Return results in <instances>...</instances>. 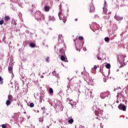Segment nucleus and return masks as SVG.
Returning <instances> with one entry per match:
<instances>
[{
    "mask_svg": "<svg viewBox=\"0 0 128 128\" xmlns=\"http://www.w3.org/2000/svg\"><path fill=\"white\" fill-rule=\"evenodd\" d=\"M92 110L94 112H95V116H96V118L97 120H100V118L102 116V111L100 110H98L96 108V106H94L92 107Z\"/></svg>",
    "mask_w": 128,
    "mask_h": 128,
    "instance_id": "f257e3e1",
    "label": "nucleus"
},
{
    "mask_svg": "<svg viewBox=\"0 0 128 128\" xmlns=\"http://www.w3.org/2000/svg\"><path fill=\"white\" fill-rule=\"evenodd\" d=\"M34 18L37 20H44V16L40 12H36L34 14Z\"/></svg>",
    "mask_w": 128,
    "mask_h": 128,
    "instance_id": "f03ea898",
    "label": "nucleus"
},
{
    "mask_svg": "<svg viewBox=\"0 0 128 128\" xmlns=\"http://www.w3.org/2000/svg\"><path fill=\"white\" fill-rule=\"evenodd\" d=\"M126 58V56L124 55L118 56V61L120 64H126V58Z\"/></svg>",
    "mask_w": 128,
    "mask_h": 128,
    "instance_id": "7ed1b4c3",
    "label": "nucleus"
},
{
    "mask_svg": "<svg viewBox=\"0 0 128 128\" xmlns=\"http://www.w3.org/2000/svg\"><path fill=\"white\" fill-rule=\"evenodd\" d=\"M103 12H104V14H112V12H108V4L106 3V2L105 1L104 2V7H103Z\"/></svg>",
    "mask_w": 128,
    "mask_h": 128,
    "instance_id": "20e7f679",
    "label": "nucleus"
},
{
    "mask_svg": "<svg viewBox=\"0 0 128 128\" xmlns=\"http://www.w3.org/2000/svg\"><path fill=\"white\" fill-rule=\"evenodd\" d=\"M92 26H90V28H91V30H92L93 32H94V30H98V24H96V23H92Z\"/></svg>",
    "mask_w": 128,
    "mask_h": 128,
    "instance_id": "39448f33",
    "label": "nucleus"
},
{
    "mask_svg": "<svg viewBox=\"0 0 128 128\" xmlns=\"http://www.w3.org/2000/svg\"><path fill=\"white\" fill-rule=\"evenodd\" d=\"M110 94V92H104L103 93H101L100 94V97L101 98L104 99L105 98L106 96H108Z\"/></svg>",
    "mask_w": 128,
    "mask_h": 128,
    "instance_id": "423d86ee",
    "label": "nucleus"
},
{
    "mask_svg": "<svg viewBox=\"0 0 128 128\" xmlns=\"http://www.w3.org/2000/svg\"><path fill=\"white\" fill-rule=\"evenodd\" d=\"M66 102H68V104H71V106L72 108H74V106H76V102H74L72 100H70V98H68L66 99Z\"/></svg>",
    "mask_w": 128,
    "mask_h": 128,
    "instance_id": "0eeeda50",
    "label": "nucleus"
},
{
    "mask_svg": "<svg viewBox=\"0 0 128 128\" xmlns=\"http://www.w3.org/2000/svg\"><path fill=\"white\" fill-rule=\"evenodd\" d=\"M66 102H68V104H71V106L72 108H74V106H76V102H74L72 100H70V98H68L66 99Z\"/></svg>",
    "mask_w": 128,
    "mask_h": 128,
    "instance_id": "6e6552de",
    "label": "nucleus"
},
{
    "mask_svg": "<svg viewBox=\"0 0 128 128\" xmlns=\"http://www.w3.org/2000/svg\"><path fill=\"white\" fill-rule=\"evenodd\" d=\"M60 20H63V22L66 24V18H64V16L62 15V11L60 12L58 14Z\"/></svg>",
    "mask_w": 128,
    "mask_h": 128,
    "instance_id": "1a4fd4ad",
    "label": "nucleus"
},
{
    "mask_svg": "<svg viewBox=\"0 0 128 128\" xmlns=\"http://www.w3.org/2000/svg\"><path fill=\"white\" fill-rule=\"evenodd\" d=\"M118 108L121 110H124V112L126 111V105L124 104H120L118 106Z\"/></svg>",
    "mask_w": 128,
    "mask_h": 128,
    "instance_id": "9d476101",
    "label": "nucleus"
},
{
    "mask_svg": "<svg viewBox=\"0 0 128 128\" xmlns=\"http://www.w3.org/2000/svg\"><path fill=\"white\" fill-rule=\"evenodd\" d=\"M84 80H88L90 78V76L88 75V72H86L84 76Z\"/></svg>",
    "mask_w": 128,
    "mask_h": 128,
    "instance_id": "9b49d317",
    "label": "nucleus"
},
{
    "mask_svg": "<svg viewBox=\"0 0 128 128\" xmlns=\"http://www.w3.org/2000/svg\"><path fill=\"white\" fill-rule=\"evenodd\" d=\"M60 60H62L63 62H68V59L66 58V57L64 56V55H62L60 56Z\"/></svg>",
    "mask_w": 128,
    "mask_h": 128,
    "instance_id": "f8f14e48",
    "label": "nucleus"
},
{
    "mask_svg": "<svg viewBox=\"0 0 128 128\" xmlns=\"http://www.w3.org/2000/svg\"><path fill=\"white\" fill-rule=\"evenodd\" d=\"M58 40L59 42H62L63 38L62 35H60L58 36Z\"/></svg>",
    "mask_w": 128,
    "mask_h": 128,
    "instance_id": "ddd939ff",
    "label": "nucleus"
},
{
    "mask_svg": "<svg viewBox=\"0 0 128 128\" xmlns=\"http://www.w3.org/2000/svg\"><path fill=\"white\" fill-rule=\"evenodd\" d=\"M94 12V5L92 4L91 6H90V12Z\"/></svg>",
    "mask_w": 128,
    "mask_h": 128,
    "instance_id": "4468645a",
    "label": "nucleus"
},
{
    "mask_svg": "<svg viewBox=\"0 0 128 128\" xmlns=\"http://www.w3.org/2000/svg\"><path fill=\"white\" fill-rule=\"evenodd\" d=\"M12 100H8L6 101V105L7 106H10L11 104H12Z\"/></svg>",
    "mask_w": 128,
    "mask_h": 128,
    "instance_id": "2eb2a0df",
    "label": "nucleus"
},
{
    "mask_svg": "<svg viewBox=\"0 0 128 128\" xmlns=\"http://www.w3.org/2000/svg\"><path fill=\"white\" fill-rule=\"evenodd\" d=\"M68 122L69 124H72L74 122V119H72V117H70L68 118Z\"/></svg>",
    "mask_w": 128,
    "mask_h": 128,
    "instance_id": "dca6fc26",
    "label": "nucleus"
},
{
    "mask_svg": "<svg viewBox=\"0 0 128 128\" xmlns=\"http://www.w3.org/2000/svg\"><path fill=\"white\" fill-rule=\"evenodd\" d=\"M88 84H90V86H92V84H94V81H92V80L90 78L88 80Z\"/></svg>",
    "mask_w": 128,
    "mask_h": 128,
    "instance_id": "f3484780",
    "label": "nucleus"
},
{
    "mask_svg": "<svg viewBox=\"0 0 128 128\" xmlns=\"http://www.w3.org/2000/svg\"><path fill=\"white\" fill-rule=\"evenodd\" d=\"M49 20H52V22H54L56 20V19H54V16H49Z\"/></svg>",
    "mask_w": 128,
    "mask_h": 128,
    "instance_id": "a211bd4d",
    "label": "nucleus"
},
{
    "mask_svg": "<svg viewBox=\"0 0 128 128\" xmlns=\"http://www.w3.org/2000/svg\"><path fill=\"white\" fill-rule=\"evenodd\" d=\"M8 100H11L12 102V100H14V98L12 97V96L8 95Z\"/></svg>",
    "mask_w": 128,
    "mask_h": 128,
    "instance_id": "6ab92c4d",
    "label": "nucleus"
},
{
    "mask_svg": "<svg viewBox=\"0 0 128 128\" xmlns=\"http://www.w3.org/2000/svg\"><path fill=\"white\" fill-rule=\"evenodd\" d=\"M114 18H116V20H122V17H120L118 16H115Z\"/></svg>",
    "mask_w": 128,
    "mask_h": 128,
    "instance_id": "aec40b11",
    "label": "nucleus"
},
{
    "mask_svg": "<svg viewBox=\"0 0 128 128\" xmlns=\"http://www.w3.org/2000/svg\"><path fill=\"white\" fill-rule=\"evenodd\" d=\"M44 9L45 12H48L50 10V6H44Z\"/></svg>",
    "mask_w": 128,
    "mask_h": 128,
    "instance_id": "412c9836",
    "label": "nucleus"
},
{
    "mask_svg": "<svg viewBox=\"0 0 128 128\" xmlns=\"http://www.w3.org/2000/svg\"><path fill=\"white\" fill-rule=\"evenodd\" d=\"M60 52L62 54V56H64V50L62 49L60 50Z\"/></svg>",
    "mask_w": 128,
    "mask_h": 128,
    "instance_id": "4be33fe9",
    "label": "nucleus"
},
{
    "mask_svg": "<svg viewBox=\"0 0 128 128\" xmlns=\"http://www.w3.org/2000/svg\"><path fill=\"white\" fill-rule=\"evenodd\" d=\"M4 20L6 22H7V20H10V16H5Z\"/></svg>",
    "mask_w": 128,
    "mask_h": 128,
    "instance_id": "5701e85b",
    "label": "nucleus"
},
{
    "mask_svg": "<svg viewBox=\"0 0 128 128\" xmlns=\"http://www.w3.org/2000/svg\"><path fill=\"white\" fill-rule=\"evenodd\" d=\"M8 70L9 72H10V74L11 72H12V67L9 66L8 68Z\"/></svg>",
    "mask_w": 128,
    "mask_h": 128,
    "instance_id": "b1692460",
    "label": "nucleus"
},
{
    "mask_svg": "<svg viewBox=\"0 0 128 128\" xmlns=\"http://www.w3.org/2000/svg\"><path fill=\"white\" fill-rule=\"evenodd\" d=\"M106 68H110V64H107L106 65Z\"/></svg>",
    "mask_w": 128,
    "mask_h": 128,
    "instance_id": "393cba45",
    "label": "nucleus"
},
{
    "mask_svg": "<svg viewBox=\"0 0 128 128\" xmlns=\"http://www.w3.org/2000/svg\"><path fill=\"white\" fill-rule=\"evenodd\" d=\"M49 92L50 94H54V90H52V88H49Z\"/></svg>",
    "mask_w": 128,
    "mask_h": 128,
    "instance_id": "a878e982",
    "label": "nucleus"
},
{
    "mask_svg": "<svg viewBox=\"0 0 128 128\" xmlns=\"http://www.w3.org/2000/svg\"><path fill=\"white\" fill-rule=\"evenodd\" d=\"M39 122H44V117H40L39 118Z\"/></svg>",
    "mask_w": 128,
    "mask_h": 128,
    "instance_id": "bb28decb",
    "label": "nucleus"
},
{
    "mask_svg": "<svg viewBox=\"0 0 128 128\" xmlns=\"http://www.w3.org/2000/svg\"><path fill=\"white\" fill-rule=\"evenodd\" d=\"M125 78H126V80H128V72L126 73Z\"/></svg>",
    "mask_w": 128,
    "mask_h": 128,
    "instance_id": "cd10ccee",
    "label": "nucleus"
},
{
    "mask_svg": "<svg viewBox=\"0 0 128 128\" xmlns=\"http://www.w3.org/2000/svg\"><path fill=\"white\" fill-rule=\"evenodd\" d=\"M30 46L31 48H34L36 46V45L34 43H30Z\"/></svg>",
    "mask_w": 128,
    "mask_h": 128,
    "instance_id": "c85d7f7f",
    "label": "nucleus"
},
{
    "mask_svg": "<svg viewBox=\"0 0 128 128\" xmlns=\"http://www.w3.org/2000/svg\"><path fill=\"white\" fill-rule=\"evenodd\" d=\"M30 108H34V104L33 102H32L30 104Z\"/></svg>",
    "mask_w": 128,
    "mask_h": 128,
    "instance_id": "c756f323",
    "label": "nucleus"
},
{
    "mask_svg": "<svg viewBox=\"0 0 128 128\" xmlns=\"http://www.w3.org/2000/svg\"><path fill=\"white\" fill-rule=\"evenodd\" d=\"M104 20H110V16L108 15L107 16H104Z\"/></svg>",
    "mask_w": 128,
    "mask_h": 128,
    "instance_id": "7c9ffc66",
    "label": "nucleus"
},
{
    "mask_svg": "<svg viewBox=\"0 0 128 128\" xmlns=\"http://www.w3.org/2000/svg\"><path fill=\"white\" fill-rule=\"evenodd\" d=\"M105 42H110V38L108 37H106L104 38Z\"/></svg>",
    "mask_w": 128,
    "mask_h": 128,
    "instance_id": "2f4dec72",
    "label": "nucleus"
},
{
    "mask_svg": "<svg viewBox=\"0 0 128 128\" xmlns=\"http://www.w3.org/2000/svg\"><path fill=\"white\" fill-rule=\"evenodd\" d=\"M90 98H93V96H92V92L90 91V94H89Z\"/></svg>",
    "mask_w": 128,
    "mask_h": 128,
    "instance_id": "473e14b6",
    "label": "nucleus"
},
{
    "mask_svg": "<svg viewBox=\"0 0 128 128\" xmlns=\"http://www.w3.org/2000/svg\"><path fill=\"white\" fill-rule=\"evenodd\" d=\"M42 102V96H40V102Z\"/></svg>",
    "mask_w": 128,
    "mask_h": 128,
    "instance_id": "72a5a7b5",
    "label": "nucleus"
},
{
    "mask_svg": "<svg viewBox=\"0 0 128 128\" xmlns=\"http://www.w3.org/2000/svg\"><path fill=\"white\" fill-rule=\"evenodd\" d=\"M78 38H79L80 40H84V37L80 36H79Z\"/></svg>",
    "mask_w": 128,
    "mask_h": 128,
    "instance_id": "f704fd0d",
    "label": "nucleus"
},
{
    "mask_svg": "<svg viewBox=\"0 0 128 128\" xmlns=\"http://www.w3.org/2000/svg\"><path fill=\"white\" fill-rule=\"evenodd\" d=\"M0 26H2V24H4V20H0Z\"/></svg>",
    "mask_w": 128,
    "mask_h": 128,
    "instance_id": "c9c22d12",
    "label": "nucleus"
},
{
    "mask_svg": "<svg viewBox=\"0 0 128 128\" xmlns=\"http://www.w3.org/2000/svg\"><path fill=\"white\" fill-rule=\"evenodd\" d=\"M50 59V57H47L46 59V62H50V61L48 60Z\"/></svg>",
    "mask_w": 128,
    "mask_h": 128,
    "instance_id": "e433bc0d",
    "label": "nucleus"
},
{
    "mask_svg": "<svg viewBox=\"0 0 128 128\" xmlns=\"http://www.w3.org/2000/svg\"><path fill=\"white\" fill-rule=\"evenodd\" d=\"M2 128H6V125L5 124H3L2 126Z\"/></svg>",
    "mask_w": 128,
    "mask_h": 128,
    "instance_id": "4c0bfd02",
    "label": "nucleus"
},
{
    "mask_svg": "<svg viewBox=\"0 0 128 128\" xmlns=\"http://www.w3.org/2000/svg\"><path fill=\"white\" fill-rule=\"evenodd\" d=\"M55 76L56 78H60V76L58 75V74H56V73L55 74Z\"/></svg>",
    "mask_w": 128,
    "mask_h": 128,
    "instance_id": "58836bf2",
    "label": "nucleus"
},
{
    "mask_svg": "<svg viewBox=\"0 0 128 128\" xmlns=\"http://www.w3.org/2000/svg\"><path fill=\"white\" fill-rule=\"evenodd\" d=\"M96 68H98V66H94V68H92V70H96Z\"/></svg>",
    "mask_w": 128,
    "mask_h": 128,
    "instance_id": "ea45409f",
    "label": "nucleus"
},
{
    "mask_svg": "<svg viewBox=\"0 0 128 128\" xmlns=\"http://www.w3.org/2000/svg\"><path fill=\"white\" fill-rule=\"evenodd\" d=\"M97 58H98V60H102V58L100 57V56H97Z\"/></svg>",
    "mask_w": 128,
    "mask_h": 128,
    "instance_id": "a19ab883",
    "label": "nucleus"
},
{
    "mask_svg": "<svg viewBox=\"0 0 128 128\" xmlns=\"http://www.w3.org/2000/svg\"><path fill=\"white\" fill-rule=\"evenodd\" d=\"M56 71L52 72V74L53 76H56Z\"/></svg>",
    "mask_w": 128,
    "mask_h": 128,
    "instance_id": "79ce46f5",
    "label": "nucleus"
},
{
    "mask_svg": "<svg viewBox=\"0 0 128 128\" xmlns=\"http://www.w3.org/2000/svg\"><path fill=\"white\" fill-rule=\"evenodd\" d=\"M41 110H46V107H42Z\"/></svg>",
    "mask_w": 128,
    "mask_h": 128,
    "instance_id": "37998d69",
    "label": "nucleus"
},
{
    "mask_svg": "<svg viewBox=\"0 0 128 128\" xmlns=\"http://www.w3.org/2000/svg\"><path fill=\"white\" fill-rule=\"evenodd\" d=\"M120 94L118 93L117 98H120Z\"/></svg>",
    "mask_w": 128,
    "mask_h": 128,
    "instance_id": "c03bdc74",
    "label": "nucleus"
},
{
    "mask_svg": "<svg viewBox=\"0 0 128 128\" xmlns=\"http://www.w3.org/2000/svg\"><path fill=\"white\" fill-rule=\"evenodd\" d=\"M32 8H36V6L34 4H32Z\"/></svg>",
    "mask_w": 128,
    "mask_h": 128,
    "instance_id": "a18cd8bd",
    "label": "nucleus"
},
{
    "mask_svg": "<svg viewBox=\"0 0 128 128\" xmlns=\"http://www.w3.org/2000/svg\"><path fill=\"white\" fill-rule=\"evenodd\" d=\"M2 76H0V82H2Z\"/></svg>",
    "mask_w": 128,
    "mask_h": 128,
    "instance_id": "49530a36",
    "label": "nucleus"
},
{
    "mask_svg": "<svg viewBox=\"0 0 128 128\" xmlns=\"http://www.w3.org/2000/svg\"><path fill=\"white\" fill-rule=\"evenodd\" d=\"M104 82H106V79H104Z\"/></svg>",
    "mask_w": 128,
    "mask_h": 128,
    "instance_id": "de8ad7c7",
    "label": "nucleus"
},
{
    "mask_svg": "<svg viewBox=\"0 0 128 128\" xmlns=\"http://www.w3.org/2000/svg\"><path fill=\"white\" fill-rule=\"evenodd\" d=\"M14 26H16V22H14Z\"/></svg>",
    "mask_w": 128,
    "mask_h": 128,
    "instance_id": "09e8293b",
    "label": "nucleus"
},
{
    "mask_svg": "<svg viewBox=\"0 0 128 128\" xmlns=\"http://www.w3.org/2000/svg\"><path fill=\"white\" fill-rule=\"evenodd\" d=\"M84 52H86V48H84Z\"/></svg>",
    "mask_w": 128,
    "mask_h": 128,
    "instance_id": "8fccbe9b",
    "label": "nucleus"
},
{
    "mask_svg": "<svg viewBox=\"0 0 128 128\" xmlns=\"http://www.w3.org/2000/svg\"><path fill=\"white\" fill-rule=\"evenodd\" d=\"M77 20H78V18H76V19H75V21H76V22H77Z\"/></svg>",
    "mask_w": 128,
    "mask_h": 128,
    "instance_id": "3c124183",
    "label": "nucleus"
},
{
    "mask_svg": "<svg viewBox=\"0 0 128 128\" xmlns=\"http://www.w3.org/2000/svg\"><path fill=\"white\" fill-rule=\"evenodd\" d=\"M60 8L62 6V4L60 5Z\"/></svg>",
    "mask_w": 128,
    "mask_h": 128,
    "instance_id": "603ef678",
    "label": "nucleus"
},
{
    "mask_svg": "<svg viewBox=\"0 0 128 128\" xmlns=\"http://www.w3.org/2000/svg\"><path fill=\"white\" fill-rule=\"evenodd\" d=\"M82 74H84V72H82Z\"/></svg>",
    "mask_w": 128,
    "mask_h": 128,
    "instance_id": "864d4df0",
    "label": "nucleus"
},
{
    "mask_svg": "<svg viewBox=\"0 0 128 128\" xmlns=\"http://www.w3.org/2000/svg\"><path fill=\"white\" fill-rule=\"evenodd\" d=\"M104 106H106V104H104Z\"/></svg>",
    "mask_w": 128,
    "mask_h": 128,
    "instance_id": "5fc2aeb1",
    "label": "nucleus"
},
{
    "mask_svg": "<svg viewBox=\"0 0 128 128\" xmlns=\"http://www.w3.org/2000/svg\"><path fill=\"white\" fill-rule=\"evenodd\" d=\"M2 82H1V84H2Z\"/></svg>",
    "mask_w": 128,
    "mask_h": 128,
    "instance_id": "6e6d98bb",
    "label": "nucleus"
},
{
    "mask_svg": "<svg viewBox=\"0 0 128 128\" xmlns=\"http://www.w3.org/2000/svg\"><path fill=\"white\" fill-rule=\"evenodd\" d=\"M128 62V60H127L126 62Z\"/></svg>",
    "mask_w": 128,
    "mask_h": 128,
    "instance_id": "4d7b16f0",
    "label": "nucleus"
},
{
    "mask_svg": "<svg viewBox=\"0 0 128 128\" xmlns=\"http://www.w3.org/2000/svg\"><path fill=\"white\" fill-rule=\"evenodd\" d=\"M92 72L94 73V72Z\"/></svg>",
    "mask_w": 128,
    "mask_h": 128,
    "instance_id": "13d9d810",
    "label": "nucleus"
}]
</instances>
